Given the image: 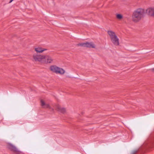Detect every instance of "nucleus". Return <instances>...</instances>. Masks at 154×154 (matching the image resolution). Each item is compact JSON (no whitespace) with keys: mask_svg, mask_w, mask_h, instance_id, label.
I'll return each instance as SVG.
<instances>
[{"mask_svg":"<svg viewBox=\"0 0 154 154\" xmlns=\"http://www.w3.org/2000/svg\"><path fill=\"white\" fill-rule=\"evenodd\" d=\"M145 11L143 9L139 8L134 11L132 15V20L134 22L140 21L144 16Z\"/></svg>","mask_w":154,"mask_h":154,"instance_id":"nucleus-1","label":"nucleus"},{"mask_svg":"<svg viewBox=\"0 0 154 154\" xmlns=\"http://www.w3.org/2000/svg\"><path fill=\"white\" fill-rule=\"evenodd\" d=\"M49 69L53 72L61 75H64L66 72L64 69L55 65L51 66Z\"/></svg>","mask_w":154,"mask_h":154,"instance_id":"nucleus-2","label":"nucleus"},{"mask_svg":"<svg viewBox=\"0 0 154 154\" xmlns=\"http://www.w3.org/2000/svg\"><path fill=\"white\" fill-rule=\"evenodd\" d=\"M45 55L42 54H34L33 56L35 61L44 64Z\"/></svg>","mask_w":154,"mask_h":154,"instance_id":"nucleus-3","label":"nucleus"},{"mask_svg":"<svg viewBox=\"0 0 154 154\" xmlns=\"http://www.w3.org/2000/svg\"><path fill=\"white\" fill-rule=\"evenodd\" d=\"M79 45L80 46L83 47L92 48H94L95 47V45L92 42H86L85 43H83L79 44Z\"/></svg>","mask_w":154,"mask_h":154,"instance_id":"nucleus-4","label":"nucleus"},{"mask_svg":"<svg viewBox=\"0 0 154 154\" xmlns=\"http://www.w3.org/2000/svg\"><path fill=\"white\" fill-rule=\"evenodd\" d=\"M53 61V59L51 56L49 55H45L44 64L51 63Z\"/></svg>","mask_w":154,"mask_h":154,"instance_id":"nucleus-5","label":"nucleus"},{"mask_svg":"<svg viewBox=\"0 0 154 154\" xmlns=\"http://www.w3.org/2000/svg\"><path fill=\"white\" fill-rule=\"evenodd\" d=\"M146 12L149 15L153 17L154 14V7H151L147 8Z\"/></svg>","mask_w":154,"mask_h":154,"instance_id":"nucleus-6","label":"nucleus"},{"mask_svg":"<svg viewBox=\"0 0 154 154\" xmlns=\"http://www.w3.org/2000/svg\"><path fill=\"white\" fill-rule=\"evenodd\" d=\"M112 42L115 45L118 46L119 45V39L117 35L110 39Z\"/></svg>","mask_w":154,"mask_h":154,"instance_id":"nucleus-7","label":"nucleus"},{"mask_svg":"<svg viewBox=\"0 0 154 154\" xmlns=\"http://www.w3.org/2000/svg\"><path fill=\"white\" fill-rule=\"evenodd\" d=\"M34 49L36 52L38 53H42L44 51L48 50L46 48H43L40 46H38L35 48Z\"/></svg>","mask_w":154,"mask_h":154,"instance_id":"nucleus-8","label":"nucleus"},{"mask_svg":"<svg viewBox=\"0 0 154 154\" xmlns=\"http://www.w3.org/2000/svg\"><path fill=\"white\" fill-rule=\"evenodd\" d=\"M40 102L41 105L43 108H51V107L49 105L48 103H46L43 100H41Z\"/></svg>","mask_w":154,"mask_h":154,"instance_id":"nucleus-9","label":"nucleus"},{"mask_svg":"<svg viewBox=\"0 0 154 154\" xmlns=\"http://www.w3.org/2000/svg\"><path fill=\"white\" fill-rule=\"evenodd\" d=\"M56 110L59 112L62 113H64L66 112L65 108L59 105L57 106Z\"/></svg>","mask_w":154,"mask_h":154,"instance_id":"nucleus-10","label":"nucleus"},{"mask_svg":"<svg viewBox=\"0 0 154 154\" xmlns=\"http://www.w3.org/2000/svg\"><path fill=\"white\" fill-rule=\"evenodd\" d=\"M107 33L109 35L110 39L117 36L116 33L113 31L111 30L108 31Z\"/></svg>","mask_w":154,"mask_h":154,"instance_id":"nucleus-11","label":"nucleus"},{"mask_svg":"<svg viewBox=\"0 0 154 154\" xmlns=\"http://www.w3.org/2000/svg\"><path fill=\"white\" fill-rule=\"evenodd\" d=\"M8 147L9 149L12 150L15 152H18L19 153L21 152L20 151H18L17 148L14 145L11 143H9L8 144Z\"/></svg>","mask_w":154,"mask_h":154,"instance_id":"nucleus-12","label":"nucleus"},{"mask_svg":"<svg viewBox=\"0 0 154 154\" xmlns=\"http://www.w3.org/2000/svg\"><path fill=\"white\" fill-rule=\"evenodd\" d=\"M116 18L119 20H122L123 18L122 15L121 14H117L116 15Z\"/></svg>","mask_w":154,"mask_h":154,"instance_id":"nucleus-13","label":"nucleus"},{"mask_svg":"<svg viewBox=\"0 0 154 154\" xmlns=\"http://www.w3.org/2000/svg\"><path fill=\"white\" fill-rule=\"evenodd\" d=\"M152 72H154V68L152 69Z\"/></svg>","mask_w":154,"mask_h":154,"instance_id":"nucleus-14","label":"nucleus"},{"mask_svg":"<svg viewBox=\"0 0 154 154\" xmlns=\"http://www.w3.org/2000/svg\"><path fill=\"white\" fill-rule=\"evenodd\" d=\"M14 0H11L9 3H10L11 2Z\"/></svg>","mask_w":154,"mask_h":154,"instance_id":"nucleus-15","label":"nucleus"}]
</instances>
